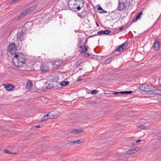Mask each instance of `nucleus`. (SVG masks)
<instances>
[{
  "label": "nucleus",
  "mask_w": 161,
  "mask_h": 161,
  "mask_svg": "<svg viewBox=\"0 0 161 161\" xmlns=\"http://www.w3.org/2000/svg\"><path fill=\"white\" fill-rule=\"evenodd\" d=\"M25 56L24 54L19 53L15 54L12 60L16 66L21 67L25 64Z\"/></svg>",
  "instance_id": "obj_1"
},
{
  "label": "nucleus",
  "mask_w": 161,
  "mask_h": 161,
  "mask_svg": "<svg viewBox=\"0 0 161 161\" xmlns=\"http://www.w3.org/2000/svg\"><path fill=\"white\" fill-rule=\"evenodd\" d=\"M139 89L142 91L148 92L151 95H158L160 93V90L153 86L143 85L139 86Z\"/></svg>",
  "instance_id": "obj_2"
},
{
  "label": "nucleus",
  "mask_w": 161,
  "mask_h": 161,
  "mask_svg": "<svg viewBox=\"0 0 161 161\" xmlns=\"http://www.w3.org/2000/svg\"><path fill=\"white\" fill-rule=\"evenodd\" d=\"M17 51V48L14 43L9 44L8 48V51L11 55H15Z\"/></svg>",
  "instance_id": "obj_3"
},
{
  "label": "nucleus",
  "mask_w": 161,
  "mask_h": 161,
  "mask_svg": "<svg viewBox=\"0 0 161 161\" xmlns=\"http://www.w3.org/2000/svg\"><path fill=\"white\" fill-rule=\"evenodd\" d=\"M75 1V0H69L68 4L69 9L74 11H77V7Z\"/></svg>",
  "instance_id": "obj_4"
},
{
  "label": "nucleus",
  "mask_w": 161,
  "mask_h": 161,
  "mask_svg": "<svg viewBox=\"0 0 161 161\" xmlns=\"http://www.w3.org/2000/svg\"><path fill=\"white\" fill-rule=\"evenodd\" d=\"M49 118L53 119L58 117L59 115V113L58 111H54L49 112Z\"/></svg>",
  "instance_id": "obj_5"
},
{
  "label": "nucleus",
  "mask_w": 161,
  "mask_h": 161,
  "mask_svg": "<svg viewBox=\"0 0 161 161\" xmlns=\"http://www.w3.org/2000/svg\"><path fill=\"white\" fill-rule=\"evenodd\" d=\"M88 50V47L87 46H85L83 49H80L79 51L80 52L81 55L85 57H88L90 56L89 54L86 52Z\"/></svg>",
  "instance_id": "obj_6"
},
{
  "label": "nucleus",
  "mask_w": 161,
  "mask_h": 161,
  "mask_svg": "<svg viewBox=\"0 0 161 161\" xmlns=\"http://www.w3.org/2000/svg\"><path fill=\"white\" fill-rule=\"evenodd\" d=\"M127 42H125L122 45L119 46L113 52L114 53L116 51H118L120 52L122 51L126 48L127 46Z\"/></svg>",
  "instance_id": "obj_7"
},
{
  "label": "nucleus",
  "mask_w": 161,
  "mask_h": 161,
  "mask_svg": "<svg viewBox=\"0 0 161 161\" xmlns=\"http://www.w3.org/2000/svg\"><path fill=\"white\" fill-rule=\"evenodd\" d=\"M76 3L77 10L78 11L84 5L85 2L83 0H75Z\"/></svg>",
  "instance_id": "obj_8"
},
{
  "label": "nucleus",
  "mask_w": 161,
  "mask_h": 161,
  "mask_svg": "<svg viewBox=\"0 0 161 161\" xmlns=\"http://www.w3.org/2000/svg\"><path fill=\"white\" fill-rule=\"evenodd\" d=\"M25 32L22 31L18 32L17 35V40L20 42L23 41L25 37Z\"/></svg>",
  "instance_id": "obj_9"
},
{
  "label": "nucleus",
  "mask_w": 161,
  "mask_h": 161,
  "mask_svg": "<svg viewBox=\"0 0 161 161\" xmlns=\"http://www.w3.org/2000/svg\"><path fill=\"white\" fill-rule=\"evenodd\" d=\"M126 8L125 3L123 1L119 2V5L117 8V9L119 11H122Z\"/></svg>",
  "instance_id": "obj_10"
},
{
  "label": "nucleus",
  "mask_w": 161,
  "mask_h": 161,
  "mask_svg": "<svg viewBox=\"0 0 161 161\" xmlns=\"http://www.w3.org/2000/svg\"><path fill=\"white\" fill-rule=\"evenodd\" d=\"M78 41L79 42L78 44V47L80 49H83L86 46L85 44V39L83 38L80 37L78 39Z\"/></svg>",
  "instance_id": "obj_11"
},
{
  "label": "nucleus",
  "mask_w": 161,
  "mask_h": 161,
  "mask_svg": "<svg viewBox=\"0 0 161 161\" xmlns=\"http://www.w3.org/2000/svg\"><path fill=\"white\" fill-rule=\"evenodd\" d=\"M40 69L42 71L44 72H46L48 71L49 69L48 65L43 64L40 66Z\"/></svg>",
  "instance_id": "obj_12"
},
{
  "label": "nucleus",
  "mask_w": 161,
  "mask_h": 161,
  "mask_svg": "<svg viewBox=\"0 0 161 161\" xmlns=\"http://www.w3.org/2000/svg\"><path fill=\"white\" fill-rule=\"evenodd\" d=\"M4 87L7 91H12L14 89V86L11 84L4 85Z\"/></svg>",
  "instance_id": "obj_13"
},
{
  "label": "nucleus",
  "mask_w": 161,
  "mask_h": 161,
  "mask_svg": "<svg viewBox=\"0 0 161 161\" xmlns=\"http://www.w3.org/2000/svg\"><path fill=\"white\" fill-rule=\"evenodd\" d=\"M160 46V42L156 40L154 43L153 48L155 50L157 51L159 49Z\"/></svg>",
  "instance_id": "obj_14"
},
{
  "label": "nucleus",
  "mask_w": 161,
  "mask_h": 161,
  "mask_svg": "<svg viewBox=\"0 0 161 161\" xmlns=\"http://www.w3.org/2000/svg\"><path fill=\"white\" fill-rule=\"evenodd\" d=\"M139 148L137 147H135L127 151V154H128L135 153L139 150Z\"/></svg>",
  "instance_id": "obj_15"
},
{
  "label": "nucleus",
  "mask_w": 161,
  "mask_h": 161,
  "mask_svg": "<svg viewBox=\"0 0 161 161\" xmlns=\"http://www.w3.org/2000/svg\"><path fill=\"white\" fill-rule=\"evenodd\" d=\"M63 64V61L61 60H57L54 62V66L56 67H59Z\"/></svg>",
  "instance_id": "obj_16"
},
{
  "label": "nucleus",
  "mask_w": 161,
  "mask_h": 161,
  "mask_svg": "<svg viewBox=\"0 0 161 161\" xmlns=\"http://www.w3.org/2000/svg\"><path fill=\"white\" fill-rule=\"evenodd\" d=\"M83 142L82 140H77L75 141H71L69 142V143L70 145L75 144L76 145L80 143H82Z\"/></svg>",
  "instance_id": "obj_17"
},
{
  "label": "nucleus",
  "mask_w": 161,
  "mask_h": 161,
  "mask_svg": "<svg viewBox=\"0 0 161 161\" xmlns=\"http://www.w3.org/2000/svg\"><path fill=\"white\" fill-rule=\"evenodd\" d=\"M96 156H98L99 155H102L103 156H105L108 155V152L106 151L103 152H97V154H96Z\"/></svg>",
  "instance_id": "obj_18"
},
{
  "label": "nucleus",
  "mask_w": 161,
  "mask_h": 161,
  "mask_svg": "<svg viewBox=\"0 0 161 161\" xmlns=\"http://www.w3.org/2000/svg\"><path fill=\"white\" fill-rule=\"evenodd\" d=\"M142 14V11L140 12L136 16L135 19L133 21V22H136L137 20L141 18V15Z\"/></svg>",
  "instance_id": "obj_19"
},
{
  "label": "nucleus",
  "mask_w": 161,
  "mask_h": 161,
  "mask_svg": "<svg viewBox=\"0 0 161 161\" xmlns=\"http://www.w3.org/2000/svg\"><path fill=\"white\" fill-rule=\"evenodd\" d=\"M32 87V83L31 82H28L26 86V87L27 89H30Z\"/></svg>",
  "instance_id": "obj_20"
},
{
  "label": "nucleus",
  "mask_w": 161,
  "mask_h": 161,
  "mask_svg": "<svg viewBox=\"0 0 161 161\" xmlns=\"http://www.w3.org/2000/svg\"><path fill=\"white\" fill-rule=\"evenodd\" d=\"M36 7L37 6L36 5H34L30 7V8H28L27 9V10H29V13L30 12H31L34 10Z\"/></svg>",
  "instance_id": "obj_21"
},
{
  "label": "nucleus",
  "mask_w": 161,
  "mask_h": 161,
  "mask_svg": "<svg viewBox=\"0 0 161 161\" xmlns=\"http://www.w3.org/2000/svg\"><path fill=\"white\" fill-rule=\"evenodd\" d=\"M120 93L122 94H131L132 93V92L131 91H121Z\"/></svg>",
  "instance_id": "obj_22"
},
{
  "label": "nucleus",
  "mask_w": 161,
  "mask_h": 161,
  "mask_svg": "<svg viewBox=\"0 0 161 161\" xmlns=\"http://www.w3.org/2000/svg\"><path fill=\"white\" fill-rule=\"evenodd\" d=\"M49 113H48V114L45 115H44V116L42 118V119L41 120V121H44L45 120H47L48 119H49Z\"/></svg>",
  "instance_id": "obj_23"
},
{
  "label": "nucleus",
  "mask_w": 161,
  "mask_h": 161,
  "mask_svg": "<svg viewBox=\"0 0 161 161\" xmlns=\"http://www.w3.org/2000/svg\"><path fill=\"white\" fill-rule=\"evenodd\" d=\"M69 84V82L68 81H66L61 82L60 84L61 86H62L68 85Z\"/></svg>",
  "instance_id": "obj_24"
},
{
  "label": "nucleus",
  "mask_w": 161,
  "mask_h": 161,
  "mask_svg": "<svg viewBox=\"0 0 161 161\" xmlns=\"http://www.w3.org/2000/svg\"><path fill=\"white\" fill-rule=\"evenodd\" d=\"M59 80V76H54L52 78V80L53 82H57Z\"/></svg>",
  "instance_id": "obj_25"
},
{
  "label": "nucleus",
  "mask_w": 161,
  "mask_h": 161,
  "mask_svg": "<svg viewBox=\"0 0 161 161\" xmlns=\"http://www.w3.org/2000/svg\"><path fill=\"white\" fill-rule=\"evenodd\" d=\"M104 34V31H100L97 32V34L91 35V37H93L94 36L97 35H100L101 34Z\"/></svg>",
  "instance_id": "obj_26"
},
{
  "label": "nucleus",
  "mask_w": 161,
  "mask_h": 161,
  "mask_svg": "<svg viewBox=\"0 0 161 161\" xmlns=\"http://www.w3.org/2000/svg\"><path fill=\"white\" fill-rule=\"evenodd\" d=\"M138 127L141 129L147 130L148 129V126L144 125L139 126Z\"/></svg>",
  "instance_id": "obj_27"
},
{
  "label": "nucleus",
  "mask_w": 161,
  "mask_h": 161,
  "mask_svg": "<svg viewBox=\"0 0 161 161\" xmlns=\"http://www.w3.org/2000/svg\"><path fill=\"white\" fill-rule=\"evenodd\" d=\"M29 13V10H27V9H26L25 11L22 12L21 13V14H22L23 16L24 17L27 14H28Z\"/></svg>",
  "instance_id": "obj_28"
},
{
  "label": "nucleus",
  "mask_w": 161,
  "mask_h": 161,
  "mask_svg": "<svg viewBox=\"0 0 161 161\" xmlns=\"http://www.w3.org/2000/svg\"><path fill=\"white\" fill-rule=\"evenodd\" d=\"M112 58H110L107 59L105 61H104L105 64H108L109 62H110L112 60Z\"/></svg>",
  "instance_id": "obj_29"
},
{
  "label": "nucleus",
  "mask_w": 161,
  "mask_h": 161,
  "mask_svg": "<svg viewBox=\"0 0 161 161\" xmlns=\"http://www.w3.org/2000/svg\"><path fill=\"white\" fill-rule=\"evenodd\" d=\"M99 91L97 90H94L91 91V94H94L98 93Z\"/></svg>",
  "instance_id": "obj_30"
},
{
  "label": "nucleus",
  "mask_w": 161,
  "mask_h": 161,
  "mask_svg": "<svg viewBox=\"0 0 161 161\" xmlns=\"http://www.w3.org/2000/svg\"><path fill=\"white\" fill-rule=\"evenodd\" d=\"M84 131V130L82 129H80L78 130L76 129V133H79L80 132H83Z\"/></svg>",
  "instance_id": "obj_31"
},
{
  "label": "nucleus",
  "mask_w": 161,
  "mask_h": 161,
  "mask_svg": "<svg viewBox=\"0 0 161 161\" xmlns=\"http://www.w3.org/2000/svg\"><path fill=\"white\" fill-rule=\"evenodd\" d=\"M54 87V86H53V84H50L48 85V86L47 87V89H50Z\"/></svg>",
  "instance_id": "obj_32"
},
{
  "label": "nucleus",
  "mask_w": 161,
  "mask_h": 161,
  "mask_svg": "<svg viewBox=\"0 0 161 161\" xmlns=\"http://www.w3.org/2000/svg\"><path fill=\"white\" fill-rule=\"evenodd\" d=\"M98 57H99V56L97 55H95L93 54L92 55H91V58H92L95 59H97L98 58Z\"/></svg>",
  "instance_id": "obj_33"
},
{
  "label": "nucleus",
  "mask_w": 161,
  "mask_h": 161,
  "mask_svg": "<svg viewBox=\"0 0 161 161\" xmlns=\"http://www.w3.org/2000/svg\"><path fill=\"white\" fill-rule=\"evenodd\" d=\"M104 31V34L105 35L108 34L111 32V31H110L108 30H105Z\"/></svg>",
  "instance_id": "obj_34"
},
{
  "label": "nucleus",
  "mask_w": 161,
  "mask_h": 161,
  "mask_svg": "<svg viewBox=\"0 0 161 161\" xmlns=\"http://www.w3.org/2000/svg\"><path fill=\"white\" fill-rule=\"evenodd\" d=\"M99 13H107V12L105 11L104 10L102 9V11H99Z\"/></svg>",
  "instance_id": "obj_35"
},
{
  "label": "nucleus",
  "mask_w": 161,
  "mask_h": 161,
  "mask_svg": "<svg viewBox=\"0 0 161 161\" xmlns=\"http://www.w3.org/2000/svg\"><path fill=\"white\" fill-rule=\"evenodd\" d=\"M70 132L71 133H76V129L72 130H70Z\"/></svg>",
  "instance_id": "obj_36"
},
{
  "label": "nucleus",
  "mask_w": 161,
  "mask_h": 161,
  "mask_svg": "<svg viewBox=\"0 0 161 161\" xmlns=\"http://www.w3.org/2000/svg\"><path fill=\"white\" fill-rule=\"evenodd\" d=\"M47 89V87L45 86L43 87H42L41 89V90L44 91H46Z\"/></svg>",
  "instance_id": "obj_37"
},
{
  "label": "nucleus",
  "mask_w": 161,
  "mask_h": 161,
  "mask_svg": "<svg viewBox=\"0 0 161 161\" xmlns=\"http://www.w3.org/2000/svg\"><path fill=\"white\" fill-rule=\"evenodd\" d=\"M102 8L100 6H99V7L97 8V10L98 11V12H99V11H102Z\"/></svg>",
  "instance_id": "obj_38"
},
{
  "label": "nucleus",
  "mask_w": 161,
  "mask_h": 161,
  "mask_svg": "<svg viewBox=\"0 0 161 161\" xmlns=\"http://www.w3.org/2000/svg\"><path fill=\"white\" fill-rule=\"evenodd\" d=\"M121 92H114L113 93V94H114V95H117L118 94H121Z\"/></svg>",
  "instance_id": "obj_39"
},
{
  "label": "nucleus",
  "mask_w": 161,
  "mask_h": 161,
  "mask_svg": "<svg viewBox=\"0 0 161 161\" xmlns=\"http://www.w3.org/2000/svg\"><path fill=\"white\" fill-rule=\"evenodd\" d=\"M23 16L22 15V14H20V15H19L18 17V20H20L23 17Z\"/></svg>",
  "instance_id": "obj_40"
},
{
  "label": "nucleus",
  "mask_w": 161,
  "mask_h": 161,
  "mask_svg": "<svg viewBox=\"0 0 161 161\" xmlns=\"http://www.w3.org/2000/svg\"><path fill=\"white\" fill-rule=\"evenodd\" d=\"M158 84L160 85H161V75L160 76L159 79Z\"/></svg>",
  "instance_id": "obj_41"
},
{
  "label": "nucleus",
  "mask_w": 161,
  "mask_h": 161,
  "mask_svg": "<svg viewBox=\"0 0 161 161\" xmlns=\"http://www.w3.org/2000/svg\"><path fill=\"white\" fill-rule=\"evenodd\" d=\"M82 80V78L80 76L78 77V79L77 80V81H80Z\"/></svg>",
  "instance_id": "obj_42"
},
{
  "label": "nucleus",
  "mask_w": 161,
  "mask_h": 161,
  "mask_svg": "<svg viewBox=\"0 0 161 161\" xmlns=\"http://www.w3.org/2000/svg\"><path fill=\"white\" fill-rule=\"evenodd\" d=\"M4 152L5 153H7V154H10L11 153L9 152V151L8 150H5L4 151Z\"/></svg>",
  "instance_id": "obj_43"
},
{
  "label": "nucleus",
  "mask_w": 161,
  "mask_h": 161,
  "mask_svg": "<svg viewBox=\"0 0 161 161\" xmlns=\"http://www.w3.org/2000/svg\"><path fill=\"white\" fill-rule=\"evenodd\" d=\"M141 141H142V140H141V139H138V140H136V143H138V142H141Z\"/></svg>",
  "instance_id": "obj_44"
},
{
  "label": "nucleus",
  "mask_w": 161,
  "mask_h": 161,
  "mask_svg": "<svg viewBox=\"0 0 161 161\" xmlns=\"http://www.w3.org/2000/svg\"><path fill=\"white\" fill-rule=\"evenodd\" d=\"M35 127H36V128H40L41 127L40 125H36V126H35Z\"/></svg>",
  "instance_id": "obj_45"
},
{
  "label": "nucleus",
  "mask_w": 161,
  "mask_h": 161,
  "mask_svg": "<svg viewBox=\"0 0 161 161\" xmlns=\"http://www.w3.org/2000/svg\"><path fill=\"white\" fill-rule=\"evenodd\" d=\"M123 28V27H121L119 28V30H121Z\"/></svg>",
  "instance_id": "obj_46"
},
{
  "label": "nucleus",
  "mask_w": 161,
  "mask_h": 161,
  "mask_svg": "<svg viewBox=\"0 0 161 161\" xmlns=\"http://www.w3.org/2000/svg\"><path fill=\"white\" fill-rule=\"evenodd\" d=\"M95 22H96V23L97 25V26H99V25L97 23V22H96V21H95Z\"/></svg>",
  "instance_id": "obj_47"
},
{
  "label": "nucleus",
  "mask_w": 161,
  "mask_h": 161,
  "mask_svg": "<svg viewBox=\"0 0 161 161\" xmlns=\"http://www.w3.org/2000/svg\"><path fill=\"white\" fill-rule=\"evenodd\" d=\"M90 91H89L88 92H87V93L88 94L90 93Z\"/></svg>",
  "instance_id": "obj_48"
},
{
  "label": "nucleus",
  "mask_w": 161,
  "mask_h": 161,
  "mask_svg": "<svg viewBox=\"0 0 161 161\" xmlns=\"http://www.w3.org/2000/svg\"><path fill=\"white\" fill-rule=\"evenodd\" d=\"M91 104H92V103H94V102H93L91 101Z\"/></svg>",
  "instance_id": "obj_49"
},
{
  "label": "nucleus",
  "mask_w": 161,
  "mask_h": 161,
  "mask_svg": "<svg viewBox=\"0 0 161 161\" xmlns=\"http://www.w3.org/2000/svg\"><path fill=\"white\" fill-rule=\"evenodd\" d=\"M159 140L161 141V137L159 138Z\"/></svg>",
  "instance_id": "obj_50"
}]
</instances>
